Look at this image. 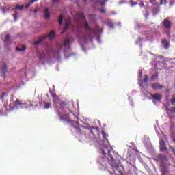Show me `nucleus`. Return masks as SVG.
I'll list each match as a JSON object with an SVG mask.
<instances>
[{
  "label": "nucleus",
  "mask_w": 175,
  "mask_h": 175,
  "mask_svg": "<svg viewBox=\"0 0 175 175\" xmlns=\"http://www.w3.org/2000/svg\"><path fill=\"white\" fill-rule=\"evenodd\" d=\"M103 157L100 158V161L107 165L109 163L112 167L113 172H109L111 175H118L121 174V170H120V166L116 162V159L111 154V148L107 146H104L102 148Z\"/></svg>",
  "instance_id": "1"
},
{
  "label": "nucleus",
  "mask_w": 175,
  "mask_h": 175,
  "mask_svg": "<svg viewBox=\"0 0 175 175\" xmlns=\"http://www.w3.org/2000/svg\"><path fill=\"white\" fill-rule=\"evenodd\" d=\"M55 36V31H54V30H52L47 36L40 38L38 40L34 42V44H36V45L40 44V43H42V42H43L44 39H46V38H49L50 40L54 39Z\"/></svg>",
  "instance_id": "2"
},
{
  "label": "nucleus",
  "mask_w": 175,
  "mask_h": 175,
  "mask_svg": "<svg viewBox=\"0 0 175 175\" xmlns=\"http://www.w3.org/2000/svg\"><path fill=\"white\" fill-rule=\"evenodd\" d=\"M161 24L163 25L165 29H167V31H170L172 29V26L173 25V23L170 22L169 19L165 18Z\"/></svg>",
  "instance_id": "3"
},
{
  "label": "nucleus",
  "mask_w": 175,
  "mask_h": 175,
  "mask_svg": "<svg viewBox=\"0 0 175 175\" xmlns=\"http://www.w3.org/2000/svg\"><path fill=\"white\" fill-rule=\"evenodd\" d=\"M161 44H163L165 50H169V48L170 47V42L167 39H163L161 40Z\"/></svg>",
  "instance_id": "4"
},
{
  "label": "nucleus",
  "mask_w": 175,
  "mask_h": 175,
  "mask_svg": "<svg viewBox=\"0 0 175 175\" xmlns=\"http://www.w3.org/2000/svg\"><path fill=\"white\" fill-rule=\"evenodd\" d=\"M8 72V66L5 63L1 68V73L4 79H6V72Z\"/></svg>",
  "instance_id": "5"
},
{
  "label": "nucleus",
  "mask_w": 175,
  "mask_h": 175,
  "mask_svg": "<svg viewBox=\"0 0 175 175\" xmlns=\"http://www.w3.org/2000/svg\"><path fill=\"white\" fill-rule=\"evenodd\" d=\"M151 87H152V90H163V88H165L164 86H162V85H161L158 83H152Z\"/></svg>",
  "instance_id": "6"
},
{
  "label": "nucleus",
  "mask_w": 175,
  "mask_h": 175,
  "mask_svg": "<svg viewBox=\"0 0 175 175\" xmlns=\"http://www.w3.org/2000/svg\"><path fill=\"white\" fill-rule=\"evenodd\" d=\"M152 98L158 102H161V100H162V95H161L159 93H155L152 94Z\"/></svg>",
  "instance_id": "7"
},
{
  "label": "nucleus",
  "mask_w": 175,
  "mask_h": 175,
  "mask_svg": "<svg viewBox=\"0 0 175 175\" xmlns=\"http://www.w3.org/2000/svg\"><path fill=\"white\" fill-rule=\"evenodd\" d=\"M160 144V151H165L166 150V143H165V140L161 139L159 142Z\"/></svg>",
  "instance_id": "8"
},
{
  "label": "nucleus",
  "mask_w": 175,
  "mask_h": 175,
  "mask_svg": "<svg viewBox=\"0 0 175 175\" xmlns=\"http://www.w3.org/2000/svg\"><path fill=\"white\" fill-rule=\"evenodd\" d=\"M1 100H5L6 103H5V105H4V107H6V105H8V93L3 92L1 94Z\"/></svg>",
  "instance_id": "9"
},
{
  "label": "nucleus",
  "mask_w": 175,
  "mask_h": 175,
  "mask_svg": "<svg viewBox=\"0 0 175 175\" xmlns=\"http://www.w3.org/2000/svg\"><path fill=\"white\" fill-rule=\"evenodd\" d=\"M52 96L53 98V102L55 103V107H57L58 103H59V98L55 94H53Z\"/></svg>",
  "instance_id": "10"
},
{
  "label": "nucleus",
  "mask_w": 175,
  "mask_h": 175,
  "mask_svg": "<svg viewBox=\"0 0 175 175\" xmlns=\"http://www.w3.org/2000/svg\"><path fill=\"white\" fill-rule=\"evenodd\" d=\"M72 40H73V38H72V37H70V38H67L66 40H65L63 43L64 47H66V46H69V44H70V42H72Z\"/></svg>",
  "instance_id": "11"
},
{
  "label": "nucleus",
  "mask_w": 175,
  "mask_h": 175,
  "mask_svg": "<svg viewBox=\"0 0 175 175\" xmlns=\"http://www.w3.org/2000/svg\"><path fill=\"white\" fill-rule=\"evenodd\" d=\"M44 18L46 20H49L50 18V11L49 10V8H46L44 11Z\"/></svg>",
  "instance_id": "12"
},
{
  "label": "nucleus",
  "mask_w": 175,
  "mask_h": 175,
  "mask_svg": "<svg viewBox=\"0 0 175 175\" xmlns=\"http://www.w3.org/2000/svg\"><path fill=\"white\" fill-rule=\"evenodd\" d=\"M83 27L85 31H91V28L90 27V25L88 24V21L85 20V22L83 24Z\"/></svg>",
  "instance_id": "13"
},
{
  "label": "nucleus",
  "mask_w": 175,
  "mask_h": 175,
  "mask_svg": "<svg viewBox=\"0 0 175 175\" xmlns=\"http://www.w3.org/2000/svg\"><path fill=\"white\" fill-rule=\"evenodd\" d=\"M106 2H107V0H98L96 3H100V6L103 7L106 5Z\"/></svg>",
  "instance_id": "14"
},
{
  "label": "nucleus",
  "mask_w": 175,
  "mask_h": 175,
  "mask_svg": "<svg viewBox=\"0 0 175 175\" xmlns=\"http://www.w3.org/2000/svg\"><path fill=\"white\" fill-rule=\"evenodd\" d=\"M159 159H160V161H161V162L167 161V158H166V156L163 155V154H159Z\"/></svg>",
  "instance_id": "15"
},
{
  "label": "nucleus",
  "mask_w": 175,
  "mask_h": 175,
  "mask_svg": "<svg viewBox=\"0 0 175 175\" xmlns=\"http://www.w3.org/2000/svg\"><path fill=\"white\" fill-rule=\"evenodd\" d=\"M69 27H70V22L67 21L66 23L65 27L63 28V31H68V29H69Z\"/></svg>",
  "instance_id": "16"
},
{
  "label": "nucleus",
  "mask_w": 175,
  "mask_h": 175,
  "mask_svg": "<svg viewBox=\"0 0 175 175\" xmlns=\"http://www.w3.org/2000/svg\"><path fill=\"white\" fill-rule=\"evenodd\" d=\"M74 129L78 135H83V133H81V129L80 127H76L74 126Z\"/></svg>",
  "instance_id": "17"
},
{
  "label": "nucleus",
  "mask_w": 175,
  "mask_h": 175,
  "mask_svg": "<svg viewBox=\"0 0 175 175\" xmlns=\"http://www.w3.org/2000/svg\"><path fill=\"white\" fill-rule=\"evenodd\" d=\"M77 16H78L79 18H81V20H83V18H85V16H84L83 12H79L77 14Z\"/></svg>",
  "instance_id": "18"
},
{
  "label": "nucleus",
  "mask_w": 175,
  "mask_h": 175,
  "mask_svg": "<svg viewBox=\"0 0 175 175\" xmlns=\"http://www.w3.org/2000/svg\"><path fill=\"white\" fill-rule=\"evenodd\" d=\"M59 107H60L61 109H64V107H66L67 103H65V102H59Z\"/></svg>",
  "instance_id": "19"
},
{
  "label": "nucleus",
  "mask_w": 175,
  "mask_h": 175,
  "mask_svg": "<svg viewBox=\"0 0 175 175\" xmlns=\"http://www.w3.org/2000/svg\"><path fill=\"white\" fill-rule=\"evenodd\" d=\"M53 57L55 58H58V57H59V50L53 52Z\"/></svg>",
  "instance_id": "20"
},
{
  "label": "nucleus",
  "mask_w": 175,
  "mask_h": 175,
  "mask_svg": "<svg viewBox=\"0 0 175 175\" xmlns=\"http://www.w3.org/2000/svg\"><path fill=\"white\" fill-rule=\"evenodd\" d=\"M5 43H9L10 42V35L8 34L5 36Z\"/></svg>",
  "instance_id": "21"
},
{
  "label": "nucleus",
  "mask_w": 175,
  "mask_h": 175,
  "mask_svg": "<svg viewBox=\"0 0 175 175\" xmlns=\"http://www.w3.org/2000/svg\"><path fill=\"white\" fill-rule=\"evenodd\" d=\"M51 107V103H44V109H50Z\"/></svg>",
  "instance_id": "22"
},
{
  "label": "nucleus",
  "mask_w": 175,
  "mask_h": 175,
  "mask_svg": "<svg viewBox=\"0 0 175 175\" xmlns=\"http://www.w3.org/2000/svg\"><path fill=\"white\" fill-rule=\"evenodd\" d=\"M14 105L15 106H18V105H21V106H22L23 103H21V101H20L19 100H16V101L14 102Z\"/></svg>",
  "instance_id": "23"
},
{
  "label": "nucleus",
  "mask_w": 175,
  "mask_h": 175,
  "mask_svg": "<svg viewBox=\"0 0 175 175\" xmlns=\"http://www.w3.org/2000/svg\"><path fill=\"white\" fill-rule=\"evenodd\" d=\"M25 46H23L22 49H20L19 47H16V51H25Z\"/></svg>",
  "instance_id": "24"
},
{
  "label": "nucleus",
  "mask_w": 175,
  "mask_h": 175,
  "mask_svg": "<svg viewBox=\"0 0 175 175\" xmlns=\"http://www.w3.org/2000/svg\"><path fill=\"white\" fill-rule=\"evenodd\" d=\"M60 120H61V121H62V120H64V121L66 122H67V124H69L70 122H72V123L75 122L70 121V120H69L68 119H64V118H62V116H60Z\"/></svg>",
  "instance_id": "25"
},
{
  "label": "nucleus",
  "mask_w": 175,
  "mask_h": 175,
  "mask_svg": "<svg viewBox=\"0 0 175 175\" xmlns=\"http://www.w3.org/2000/svg\"><path fill=\"white\" fill-rule=\"evenodd\" d=\"M102 135H103L104 140H107V136H109V135L107 134H106V133H105V131L102 132Z\"/></svg>",
  "instance_id": "26"
},
{
  "label": "nucleus",
  "mask_w": 175,
  "mask_h": 175,
  "mask_svg": "<svg viewBox=\"0 0 175 175\" xmlns=\"http://www.w3.org/2000/svg\"><path fill=\"white\" fill-rule=\"evenodd\" d=\"M62 20H64V16L60 15L59 17V25H61V24H62Z\"/></svg>",
  "instance_id": "27"
},
{
  "label": "nucleus",
  "mask_w": 175,
  "mask_h": 175,
  "mask_svg": "<svg viewBox=\"0 0 175 175\" xmlns=\"http://www.w3.org/2000/svg\"><path fill=\"white\" fill-rule=\"evenodd\" d=\"M16 9H18L19 10H23V9H24V5H16Z\"/></svg>",
  "instance_id": "28"
},
{
  "label": "nucleus",
  "mask_w": 175,
  "mask_h": 175,
  "mask_svg": "<svg viewBox=\"0 0 175 175\" xmlns=\"http://www.w3.org/2000/svg\"><path fill=\"white\" fill-rule=\"evenodd\" d=\"M155 79H158V73L153 75L151 77L150 80H155Z\"/></svg>",
  "instance_id": "29"
},
{
  "label": "nucleus",
  "mask_w": 175,
  "mask_h": 175,
  "mask_svg": "<svg viewBox=\"0 0 175 175\" xmlns=\"http://www.w3.org/2000/svg\"><path fill=\"white\" fill-rule=\"evenodd\" d=\"M171 105H175V97L172 96L171 99Z\"/></svg>",
  "instance_id": "30"
},
{
  "label": "nucleus",
  "mask_w": 175,
  "mask_h": 175,
  "mask_svg": "<svg viewBox=\"0 0 175 175\" xmlns=\"http://www.w3.org/2000/svg\"><path fill=\"white\" fill-rule=\"evenodd\" d=\"M144 81L145 83H147V81H148V77L147 76V75H144Z\"/></svg>",
  "instance_id": "31"
},
{
  "label": "nucleus",
  "mask_w": 175,
  "mask_h": 175,
  "mask_svg": "<svg viewBox=\"0 0 175 175\" xmlns=\"http://www.w3.org/2000/svg\"><path fill=\"white\" fill-rule=\"evenodd\" d=\"M136 5H137V2L131 1V6H136Z\"/></svg>",
  "instance_id": "32"
},
{
  "label": "nucleus",
  "mask_w": 175,
  "mask_h": 175,
  "mask_svg": "<svg viewBox=\"0 0 175 175\" xmlns=\"http://www.w3.org/2000/svg\"><path fill=\"white\" fill-rule=\"evenodd\" d=\"M14 18V21H17V14H14L12 15Z\"/></svg>",
  "instance_id": "33"
},
{
  "label": "nucleus",
  "mask_w": 175,
  "mask_h": 175,
  "mask_svg": "<svg viewBox=\"0 0 175 175\" xmlns=\"http://www.w3.org/2000/svg\"><path fill=\"white\" fill-rule=\"evenodd\" d=\"M100 10V12H101V13H105L106 11L105 10V9H103V8H101V9H100L99 10Z\"/></svg>",
  "instance_id": "34"
},
{
  "label": "nucleus",
  "mask_w": 175,
  "mask_h": 175,
  "mask_svg": "<svg viewBox=\"0 0 175 175\" xmlns=\"http://www.w3.org/2000/svg\"><path fill=\"white\" fill-rule=\"evenodd\" d=\"M33 3H35V1H33V0L29 1V5H32Z\"/></svg>",
  "instance_id": "35"
},
{
  "label": "nucleus",
  "mask_w": 175,
  "mask_h": 175,
  "mask_svg": "<svg viewBox=\"0 0 175 175\" xmlns=\"http://www.w3.org/2000/svg\"><path fill=\"white\" fill-rule=\"evenodd\" d=\"M163 2H165V0H160V5H163Z\"/></svg>",
  "instance_id": "36"
},
{
  "label": "nucleus",
  "mask_w": 175,
  "mask_h": 175,
  "mask_svg": "<svg viewBox=\"0 0 175 175\" xmlns=\"http://www.w3.org/2000/svg\"><path fill=\"white\" fill-rule=\"evenodd\" d=\"M30 6H31V4L27 3V4H26L25 8H29Z\"/></svg>",
  "instance_id": "37"
},
{
  "label": "nucleus",
  "mask_w": 175,
  "mask_h": 175,
  "mask_svg": "<svg viewBox=\"0 0 175 175\" xmlns=\"http://www.w3.org/2000/svg\"><path fill=\"white\" fill-rule=\"evenodd\" d=\"M52 2H53L54 3H55V2H58V0H51Z\"/></svg>",
  "instance_id": "38"
},
{
  "label": "nucleus",
  "mask_w": 175,
  "mask_h": 175,
  "mask_svg": "<svg viewBox=\"0 0 175 175\" xmlns=\"http://www.w3.org/2000/svg\"><path fill=\"white\" fill-rule=\"evenodd\" d=\"M85 1H90V2H92V1H94V0H85Z\"/></svg>",
  "instance_id": "39"
},
{
  "label": "nucleus",
  "mask_w": 175,
  "mask_h": 175,
  "mask_svg": "<svg viewBox=\"0 0 175 175\" xmlns=\"http://www.w3.org/2000/svg\"><path fill=\"white\" fill-rule=\"evenodd\" d=\"M11 96H12V100H13V98L14 97V95H11Z\"/></svg>",
  "instance_id": "40"
},
{
  "label": "nucleus",
  "mask_w": 175,
  "mask_h": 175,
  "mask_svg": "<svg viewBox=\"0 0 175 175\" xmlns=\"http://www.w3.org/2000/svg\"><path fill=\"white\" fill-rule=\"evenodd\" d=\"M173 111H175V107H173Z\"/></svg>",
  "instance_id": "41"
},
{
  "label": "nucleus",
  "mask_w": 175,
  "mask_h": 175,
  "mask_svg": "<svg viewBox=\"0 0 175 175\" xmlns=\"http://www.w3.org/2000/svg\"><path fill=\"white\" fill-rule=\"evenodd\" d=\"M38 0H33V2H36Z\"/></svg>",
  "instance_id": "42"
},
{
  "label": "nucleus",
  "mask_w": 175,
  "mask_h": 175,
  "mask_svg": "<svg viewBox=\"0 0 175 175\" xmlns=\"http://www.w3.org/2000/svg\"><path fill=\"white\" fill-rule=\"evenodd\" d=\"M174 143H175V139H173Z\"/></svg>",
  "instance_id": "43"
},
{
  "label": "nucleus",
  "mask_w": 175,
  "mask_h": 175,
  "mask_svg": "<svg viewBox=\"0 0 175 175\" xmlns=\"http://www.w3.org/2000/svg\"><path fill=\"white\" fill-rule=\"evenodd\" d=\"M167 98H169V96H167Z\"/></svg>",
  "instance_id": "44"
}]
</instances>
